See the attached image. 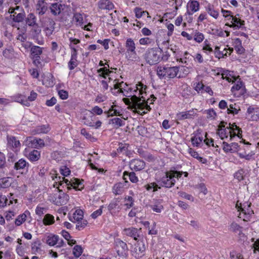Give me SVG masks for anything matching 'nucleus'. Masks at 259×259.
<instances>
[{"instance_id":"nucleus-1","label":"nucleus","mask_w":259,"mask_h":259,"mask_svg":"<svg viewBox=\"0 0 259 259\" xmlns=\"http://www.w3.org/2000/svg\"><path fill=\"white\" fill-rule=\"evenodd\" d=\"M179 67L177 66L168 67L166 66L158 67L157 74L160 78H173L177 76Z\"/></svg>"},{"instance_id":"nucleus-2","label":"nucleus","mask_w":259,"mask_h":259,"mask_svg":"<svg viewBox=\"0 0 259 259\" xmlns=\"http://www.w3.org/2000/svg\"><path fill=\"white\" fill-rule=\"evenodd\" d=\"M162 50L159 48H151L148 50L145 54V59L150 65L157 64L161 59Z\"/></svg>"},{"instance_id":"nucleus-3","label":"nucleus","mask_w":259,"mask_h":259,"mask_svg":"<svg viewBox=\"0 0 259 259\" xmlns=\"http://www.w3.org/2000/svg\"><path fill=\"white\" fill-rule=\"evenodd\" d=\"M82 120L84 124L91 127H95L96 129L99 128L102 124V122L100 120H98L96 122H94L96 120V116L93 112L89 110L83 112Z\"/></svg>"},{"instance_id":"nucleus-4","label":"nucleus","mask_w":259,"mask_h":259,"mask_svg":"<svg viewBox=\"0 0 259 259\" xmlns=\"http://www.w3.org/2000/svg\"><path fill=\"white\" fill-rule=\"evenodd\" d=\"M175 176L171 175L169 171L166 172L165 176L161 178L159 182L162 187L169 188L174 186L176 183Z\"/></svg>"},{"instance_id":"nucleus-5","label":"nucleus","mask_w":259,"mask_h":259,"mask_svg":"<svg viewBox=\"0 0 259 259\" xmlns=\"http://www.w3.org/2000/svg\"><path fill=\"white\" fill-rule=\"evenodd\" d=\"M116 252L118 256H124L128 251V247L125 242L118 239L115 241Z\"/></svg>"},{"instance_id":"nucleus-6","label":"nucleus","mask_w":259,"mask_h":259,"mask_svg":"<svg viewBox=\"0 0 259 259\" xmlns=\"http://www.w3.org/2000/svg\"><path fill=\"white\" fill-rule=\"evenodd\" d=\"M19 7H16L15 9L13 8H10L9 10V13L11 14L10 17L15 22H21L23 21L25 17L24 13H17L16 10H19Z\"/></svg>"},{"instance_id":"nucleus-7","label":"nucleus","mask_w":259,"mask_h":259,"mask_svg":"<svg viewBox=\"0 0 259 259\" xmlns=\"http://www.w3.org/2000/svg\"><path fill=\"white\" fill-rule=\"evenodd\" d=\"M130 167L132 170L140 171L145 168V162L140 159H133L130 162Z\"/></svg>"},{"instance_id":"nucleus-8","label":"nucleus","mask_w":259,"mask_h":259,"mask_svg":"<svg viewBox=\"0 0 259 259\" xmlns=\"http://www.w3.org/2000/svg\"><path fill=\"white\" fill-rule=\"evenodd\" d=\"M28 146L34 148H40L45 146V143L42 139H37L34 137H28L27 140Z\"/></svg>"},{"instance_id":"nucleus-9","label":"nucleus","mask_w":259,"mask_h":259,"mask_svg":"<svg viewBox=\"0 0 259 259\" xmlns=\"http://www.w3.org/2000/svg\"><path fill=\"white\" fill-rule=\"evenodd\" d=\"M98 8L100 10H111L114 8L113 4L109 0H100L98 3Z\"/></svg>"},{"instance_id":"nucleus-10","label":"nucleus","mask_w":259,"mask_h":259,"mask_svg":"<svg viewBox=\"0 0 259 259\" xmlns=\"http://www.w3.org/2000/svg\"><path fill=\"white\" fill-rule=\"evenodd\" d=\"M7 145L10 148H17L20 146V143L19 140L12 136H7Z\"/></svg>"},{"instance_id":"nucleus-11","label":"nucleus","mask_w":259,"mask_h":259,"mask_svg":"<svg viewBox=\"0 0 259 259\" xmlns=\"http://www.w3.org/2000/svg\"><path fill=\"white\" fill-rule=\"evenodd\" d=\"M232 18V24H229L228 23L226 24V25L229 26L230 27L239 28L243 26L245 24L244 21L241 20L239 18L236 17V16H231Z\"/></svg>"},{"instance_id":"nucleus-12","label":"nucleus","mask_w":259,"mask_h":259,"mask_svg":"<svg viewBox=\"0 0 259 259\" xmlns=\"http://www.w3.org/2000/svg\"><path fill=\"white\" fill-rule=\"evenodd\" d=\"M125 234L128 236L133 237L136 241L138 240V237H139L138 234V230L135 228H130L124 229L123 230Z\"/></svg>"},{"instance_id":"nucleus-13","label":"nucleus","mask_w":259,"mask_h":259,"mask_svg":"<svg viewBox=\"0 0 259 259\" xmlns=\"http://www.w3.org/2000/svg\"><path fill=\"white\" fill-rule=\"evenodd\" d=\"M28 163L25 159L21 158L15 163L14 168L15 170H19L28 168Z\"/></svg>"},{"instance_id":"nucleus-14","label":"nucleus","mask_w":259,"mask_h":259,"mask_svg":"<svg viewBox=\"0 0 259 259\" xmlns=\"http://www.w3.org/2000/svg\"><path fill=\"white\" fill-rule=\"evenodd\" d=\"M13 183V178L11 177H4L0 179V188H7L11 186Z\"/></svg>"},{"instance_id":"nucleus-15","label":"nucleus","mask_w":259,"mask_h":259,"mask_svg":"<svg viewBox=\"0 0 259 259\" xmlns=\"http://www.w3.org/2000/svg\"><path fill=\"white\" fill-rule=\"evenodd\" d=\"M126 176L128 177V178L132 183H137L138 181V178L136 176V174L134 172H129L127 171H125L123 172V179L125 180V183H127L128 182Z\"/></svg>"},{"instance_id":"nucleus-16","label":"nucleus","mask_w":259,"mask_h":259,"mask_svg":"<svg viewBox=\"0 0 259 259\" xmlns=\"http://www.w3.org/2000/svg\"><path fill=\"white\" fill-rule=\"evenodd\" d=\"M50 130V125L49 124H45L37 126L33 131L34 134H46Z\"/></svg>"},{"instance_id":"nucleus-17","label":"nucleus","mask_w":259,"mask_h":259,"mask_svg":"<svg viewBox=\"0 0 259 259\" xmlns=\"http://www.w3.org/2000/svg\"><path fill=\"white\" fill-rule=\"evenodd\" d=\"M62 5L58 3L52 4L50 7L51 13L55 16L60 14L62 9Z\"/></svg>"},{"instance_id":"nucleus-18","label":"nucleus","mask_w":259,"mask_h":259,"mask_svg":"<svg viewBox=\"0 0 259 259\" xmlns=\"http://www.w3.org/2000/svg\"><path fill=\"white\" fill-rule=\"evenodd\" d=\"M195 112L193 109L186 112H182L178 114L180 120H183L187 118H192L195 115Z\"/></svg>"},{"instance_id":"nucleus-19","label":"nucleus","mask_w":259,"mask_h":259,"mask_svg":"<svg viewBox=\"0 0 259 259\" xmlns=\"http://www.w3.org/2000/svg\"><path fill=\"white\" fill-rule=\"evenodd\" d=\"M125 46L127 48V52H131L133 54L136 55V46L132 38H128L126 41Z\"/></svg>"},{"instance_id":"nucleus-20","label":"nucleus","mask_w":259,"mask_h":259,"mask_svg":"<svg viewBox=\"0 0 259 259\" xmlns=\"http://www.w3.org/2000/svg\"><path fill=\"white\" fill-rule=\"evenodd\" d=\"M40 157V152L36 150H33L29 153V159L32 161H36L38 160Z\"/></svg>"},{"instance_id":"nucleus-21","label":"nucleus","mask_w":259,"mask_h":259,"mask_svg":"<svg viewBox=\"0 0 259 259\" xmlns=\"http://www.w3.org/2000/svg\"><path fill=\"white\" fill-rule=\"evenodd\" d=\"M135 251L136 254H138V257H141L144 255V252L145 251V247L144 244L138 243L136 246Z\"/></svg>"},{"instance_id":"nucleus-22","label":"nucleus","mask_w":259,"mask_h":259,"mask_svg":"<svg viewBox=\"0 0 259 259\" xmlns=\"http://www.w3.org/2000/svg\"><path fill=\"white\" fill-rule=\"evenodd\" d=\"M54 222V217L53 215L48 213L45 215L43 219V223L45 225H51Z\"/></svg>"},{"instance_id":"nucleus-23","label":"nucleus","mask_w":259,"mask_h":259,"mask_svg":"<svg viewBox=\"0 0 259 259\" xmlns=\"http://www.w3.org/2000/svg\"><path fill=\"white\" fill-rule=\"evenodd\" d=\"M59 239L57 235L49 236L47 238V243L50 246H54L59 241Z\"/></svg>"},{"instance_id":"nucleus-24","label":"nucleus","mask_w":259,"mask_h":259,"mask_svg":"<svg viewBox=\"0 0 259 259\" xmlns=\"http://www.w3.org/2000/svg\"><path fill=\"white\" fill-rule=\"evenodd\" d=\"M41 243L40 241L37 240L33 242L31 244V250L33 254H36L37 252L41 250L40 249Z\"/></svg>"},{"instance_id":"nucleus-25","label":"nucleus","mask_w":259,"mask_h":259,"mask_svg":"<svg viewBox=\"0 0 259 259\" xmlns=\"http://www.w3.org/2000/svg\"><path fill=\"white\" fill-rule=\"evenodd\" d=\"M123 184L118 183L114 185L113 187V192L116 195L121 194L123 191Z\"/></svg>"},{"instance_id":"nucleus-26","label":"nucleus","mask_w":259,"mask_h":259,"mask_svg":"<svg viewBox=\"0 0 259 259\" xmlns=\"http://www.w3.org/2000/svg\"><path fill=\"white\" fill-rule=\"evenodd\" d=\"M116 107V105H112L109 110L107 112H105V113L107 114V117L113 116H120L121 114L116 109H114V107Z\"/></svg>"},{"instance_id":"nucleus-27","label":"nucleus","mask_w":259,"mask_h":259,"mask_svg":"<svg viewBox=\"0 0 259 259\" xmlns=\"http://www.w3.org/2000/svg\"><path fill=\"white\" fill-rule=\"evenodd\" d=\"M45 0H39L38 1V3L37 4V6H39V8H37V9H40L38 13L39 15L44 14L48 9L47 6H46L47 4L45 3Z\"/></svg>"},{"instance_id":"nucleus-28","label":"nucleus","mask_w":259,"mask_h":259,"mask_svg":"<svg viewBox=\"0 0 259 259\" xmlns=\"http://www.w3.org/2000/svg\"><path fill=\"white\" fill-rule=\"evenodd\" d=\"M26 23L28 25L30 26H32L35 24L36 17L33 14L30 13L28 15L26 19Z\"/></svg>"},{"instance_id":"nucleus-29","label":"nucleus","mask_w":259,"mask_h":259,"mask_svg":"<svg viewBox=\"0 0 259 259\" xmlns=\"http://www.w3.org/2000/svg\"><path fill=\"white\" fill-rule=\"evenodd\" d=\"M31 53L33 57H39L42 54V49L38 46H33L31 49Z\"/></svg>"},{"instance_id":"nucleus-30","label":"nucleus","mask_w":259,"mask_h":259,"mask_svg":"<svg viewBox=\"0 0 259 259\" xmlns=\"http://www.w3.org/2000/svg\"><path fill=\"white\" fill-rule=\"evenodd\" d=\"M188 5L193 12L198 11L199 8V3L196 1H190L188 3Z\"/></svg>"},{"instance_id":"nucleus-31","label":"nucleus","mask_w":259,"mask_h":259,"mask_svg":"<svg viewBox=\"0 0 259 259\" xmlns=\"http://www.w3.org/2000/svg\"><path fill=\"white\" fill-rule=\"evenodd\" d=\"M134 12L136 14V17L138 18H141L142 16L147 14L148 17H150L148 12L142 11V9L139 7H136L134 9Z\"/></svg>"},{"instance_id":"nucleus-32","label":"nucleus","mask_w":259,"mask_h":259,"mask_svg":"<svg viewBox=\"0 0 259 259\" xmlns=\"http://www.w3.org/2000/svg\"><path fill=\"white\" fill-rule=\"evenodd\" d=\"M207 13L214 18H217L219 15V12L215 10L212 6L209 4L206 8Z\"/></svg>"},{"instance_id":"nucleus-33","label":"nucleus","mask_w":259,"mask_h":259,"mask_svg":"<svg viewBox=\"0 0 259 259\" xmlns=\"http://www.w3.org/2000/svg\"><path fill=\"white\" fill-rule=\"evenodd\" d=\"M191 140L194 146L198 147L202 143L203 137L195 136L191 138Z\"/></svg>"},{"instance_id":"nucleus-34","label":"nucleus","mask_w":259,"mask_h":259,"mask_svg":"<svg viewBox=\"0 0 259 259\" xmlns=\"http://www.w3.org/2000/svg\"><path fill=\"white\" fill-rule=\"evenodd\" d=\"M82 248L80 245H75L73 249V254L76 257H79L82 253Z\"/></svg>"},{"instance_id":"nucleus-35","label":"nucleus","mask_w":259,"mask_h":259,"mask_svg":"<svg viewBox=\"0 0 259 259\" xmlns=\"http://www.w3.org/2000/svg\"><path fill=\"white\" fill-rule=\"evenodd\" d=\"M112 124L116 126V128H118L119 126H121L124 125V121L119 118L115 117L110 120Z\"/></svg>"},{"instance_id":"nucleus-36","label":"nucleus","mask_w":259,"mask_h":259,"mask_svg":"<svg viewBox=\"0 0 259 259\" xmlns=\"http://www.w3.org/2000/svg\"><path fill=\"white\" fill-rule=\"evenodd\" d=\"M83 218V211L81 210H77L73 213V219L76 221L82 220Z\"/></svg>"},{"instance_id":"nucleus-37","label":"nucleus","mask_w":259,"mask_h":259,"mask_svg":"<svg viewBox=\"0 0 259 259\" xmlns=\"http://www.w3.org/2000/svg\"><path fill=\"white\" fill-rule=\"evenodd\" d=\"M131 100L132 101V102L133 103V105L132 107L133 106H136L137 104L138 103V102H140L141 101H145V98L142 96L141 97H138L136 95H133L131 97Z\"/></svg>"},{"instance_id":"nucleus-38","label":"nucleus","mask_w":259,"mask_h":259,"mask_svg":"<svg viewBox=\"0 0 259 259\" xmlns=\"http://www.w3.org/2000/svg\"><path fill=\"white\" fill-rule=\"evenodd\" d=\"M204 38V35L199 32H196L194 35V40L198 43L201 42L203 40Z\"/></svg>"},{"instance_id":"nucleus-39","label":"nucleus","mask_w":259,"mask_h":259,"mask_svg":"<svg viewBox=\"0 0 259 259\" xmlns=\"http://www.w3.org/2000/svg\"><path fill=\"white\" fill-rule=\"evenodd\" d=\"M146 189L147 190H150L153 189V191L155 192L157 191L158 189H160L161 187L158 186L155 183H151L145 186Z\"/></svg>"},{"instance_id":"nucleus-40","label":"nucleus","mask_w":259,"mask_h":259,"mask_svg":"<svg viewBox=\"0 0 259 259\" xmlns=\"http://www.w3.org/2000/svg\"><path fill=\"white\" fill-rule=\"evenodd\" d=\"M126 58L130 61H137L139 59V57L137 56V54L136 53V55L133 54L132 53L130 52L129 53H127L126 52Z\"/></svg>"},{"instance_id":"nucleus-41","label":"nucleus","mask_w":259,"mask_h":259,"mask_svg":"<svg viewBox=\"0 0 259 259\" xmlns=\"http://www.w3.org/2000/svg\"><path fill=\"white\" fill-rule=\"evenodd\" d=\"M6 166V161L5 155L0 152V169H4Z\"/></svg>"},{"instance_id":"nucleus-42","label":"nucleus","mask_w":259,"mask_h":259,"mask_svg":"<svg viewBox=\"0 0 259 259\" xmlns=\"http://www.w3.org/2000/svg\"><path fill=\"white\" fill-rule=\"evenodd\" d=\"M236 41L239 43V45L235 47L237 53L239 54H243L244 52V49L241 46V41L239 38H237Z\"/></svg>"},{"instance_id":"nucleus-43","label":"nucleus","mask_w":259,"mask_h":259,"mask_svg":"<svg viewBox=\"0 0 259 259\" xmlns=\"http://www.w3.org/2000/svg\"><path fill=\"white\" fill-rule=\"evenodd\" d=\"M77 224L76 225V228L80 230L81 229L84 228L87 225L88 222L85 220L77 221Z\"/></svg>"},{"instance_id":"nucleus-44","label":"nucleus","mask_w":259,"mask_h":259,"mask_svg":"<svg viewBox=\"0 0 259 259\" xmlns=\"http://www.w3.org/2000/svg\"><path fill=\"white\" fill-rule=\"evenodd\" d=\"M234 106L233 104H230L229 105V108L227 109V113L228 114H237L238 113V111L240 109H236L234 107Z\"/></svg>"},{"instance_id":"nucleus-45","label":"nucleus","mask_w":259,"mask_h":259,"mask_svg":"<svg viewBox=\"0 0 259 259\" xmlns=\"http://www.w3.org/2000/svg\"><path fill=\"white\" fill-rule=\"evenodd\" d=\"M244 84L242 81H238L237 82V83H236L235 85H234L232 88L231 91L232 92H233L234 91H238L240 90L242 87L243 86Z\"/></svg>"},{"instance_id":"nucleus-46","label":"nucleus","mask_w":259,"mask_h":259,"mask_svg":"<svg viewBox=\"0 0 259 259\" xmlns=\"http://www.w3.org/2000/svg\"><path fill=\"white\" fill-rule=\"evenodd\" d=\"M58 95L60 98L62 100H66L68 97V93L64 90H61L58 91Z\"/></svg>"},{"instance_id":"nucleus-47","label":"nucleus","mask_w":259,"mask_h":259,"mask_svg":"<svg viewBox=\"0 0 259 259\" xmlns=\"http://www.w3.org/2000/svg\"><path fill=\"white\" fill-rule=\"evenodd\" d=\"M218 134L222 139L228 137L226 128L218 129Z\"/></svg>"},{"instance_id":"nucleus-48","label":"nucleus","mask_w":259,"mask_h":259,"mask_svg":"<svg viewBox=\"0 0 259 259\" xmlns=\"http://www.w3.org/2000/svg\"><path fill=\"white\" fill-rule=\"evenodd\" d=\"M77 62V59H75V60H72V58H71L70 60L68 62V67L70 70H73L77 66L78 64Z\"/></svg>"},{"instance_id":"nucleus-49","label":"nucleus","mask_w":259,"mask_h":259,"mask_svg":"<svg viewBox=\"0 0 259 259\" xmlns=\"http://www.w3.org/2000/svg\"><path fill=\"white\" fill-rule=\"evenodd\" d=\"M118 203L119 201H118L117 200H115L113 202H111L108 206V210L111 211L114 209H115L117 207V206L119 207Z\"/></svg>"},{"instance_id":"nucleus-50","label":"nucleus","mask_w":259,"mask_h":259,"mask_svg":"<svg viewBox=\"0 0 259 259\" xmlns=\"http://www.w3.org/2000/svg\"><path fill=\"white\" fill-rule=\"evenodd\" d=\"M151 207L152 208L153 211L156 212H160L161 210L163 209V206L160 204L151 205Z\"/></svg>"},{"instance_id":"nucleus-51","label":"nucleus","mask_w":259,"mask_h":259,"mask_svg":"<svg viewBox=\"0 0 259 259\" xmlns=\"http://www.w3.org/2000/svg\"><path fill=\"white\" fill-rule=\"evenodd\" d=\"M223 150L226 152H233V148H231L230 144H228L226 142L223 143Z\"/></svg>"},{"instance_id":"nucleus-52","label":"nucleus","mask_w":259,"mask_h":259,"mask_svg":"<svg viewBox=\"0 0 259 259\" xmlns=\"http://www.w3.org/2000/svg\"><path fill=\"white\" fill-rule=\"evenodd\" d=\"M206 113L207 114V118H214L215 116H216V113L214 111L213 109H209L207 110H206Z\"/></svg>"},{"instance_id":"nucleus-53","label":"nucleus","mask_w":259,"mask_h":259,"mask_svg":"<svg viewBox=\"0 0 259 259\" xmlns=\"http://www.w3.org/2000/svg\"><path fill=\"white\" fill-rule=\"evenodd\" d=\"M70 49H71V58H72V60H75V59H77V50L72 46L71 44L70 45Z\"/></svg>"},{"instance_id":"nucleus-54","label":"nucleus","mask_w":259,"mask_h":259,"mask_svg":"<svg viewBox=\"0 0 259 259\" xmlns=\"http://www.w3.org/2000/svg\"><path fill=\"white\" fill-rule=\"evenodd\" d=\"M243 170L242 169L239 170L235 174L234 177H235V178L237 179L239 181L242 180L243 179Z\"/></svg>"},{"instance_id":"nucleus-55","label":"nucleus","mask_w":259,"mask_h":259,"mask_svg":"<svg viewBox=\"0 0 259 259\" xmlns=\"http://www.w3.org/2000/svg\"><path fill=\"white\" fill-rule=\"evenodd\" d=\"M241 227L236 223H232L230 226V229L233 232L239 231Z\"/></svg>"},{"instance_id":"nucleus-56","label":"nucleus","mask_w":259,"mask_h":259,"mask_svg":"<svg viewBox=\"0 0 259 259\" xmlns=\"http://www.w3.org/2000/svg\"><path fill=\"white\" fill-rule=\"evenodd\" d=\"M197 188L199 190L203 193V194H206L207 192V190L203 183H201L197 186Z\"/></svg>"},{"instance_id":"nucleus-57","label":"nucleus","mask_w":259,"mask_h":259,"mask_svg":"<svg viewBox=\"0 0 259 259\" xmlns=\"http://www.w3.org/2000/svg\"><path fill=\"white\" fill-rule=\"evenodd\" d=\"M137 130L139 134L141 136H143L147 131V129L143 126L139 125L137 127Z\"/></svg>"},{"instance_id":"nucleus-58","label":"nucleus","mask_w":259,"mask_h":259,"mask_svg":"<svg viewBox=\"0 0 259 259\" xmlns=\"http://www.w3.org/2000/svg\"><path fill=\"white\" fill-rule=\"evenodd\" d=\"M103 207V206H101V207L97 210L96 211H94L92 214L91 217L93 219L97 218L98 216L100 215L102 213V208Z\"/></svg>"},{"instance_id":"nucleus-59","label":"nucleus","mask_w":259,"mask_h":259,"mask_svg":"<svg viewBox=\"0 0 259 259\" xmlns=\"http://www.w3.org/2000/svg\"><path fill=\"white\" fill-rule=\"evenodd\" d=\"M60 172L63 176L67 177L70 175V170L68 167L64 166L63 168L60 169Z\"/></svg>"},{"instance_id":"nucleus-60","label":"nucleus","mask_w":259,"mask_h":259,"mask_svg":"<svg viewBox=\"0 0 259 259\" xmlns=\"http://www.w3.org/2000/svg\"><path fill=\"white\" fill-rule=\"evenodd\" d=\"M109 41V39H105L103 41H102L100 39H98L97 40L98 43L103 45V46H104V49L105 50H107L109 48V45H108Z\"/></svg>"},{"instance_id":"nucleus-61","label":"nucleus","mask_w":259,"mask_h":259,"mask_svg":"<svg viewBox=\"0 0 259 259\" xmlns=\"http://www.w3.org/2000/svg\"><path fill=\"white\" fill-rule=\"evenodd\" d=\"M127 149V147L125 144L120 143L119 144V147L117 148V152L119 153L126 151Z\"/></svg>"},{"instance_id":"nucleus-62","label":"nucleus","mask_w":259,"mask_h":259,"mask_svg":"<svg viewBox=\"0 0 259 259\" xmlns=\"http://www.w3.org/2000/svg\"><path fill=\"white\" fill-rule=\"evenodd\" d=\"M108 66L101 68L98 70V73H105V74H106L107 75H109V74L112 72L111 71L109 70L108 69Z\"/></svg>"},{"instance_id":"nucleus-63","label":"nucleus","mask_w":259,"mask_h":259,"mask_svg":"<svg viewBox=\"0 0 259 259\" xmlns=\"http://www.w3.org/2000/svg\"><path fill=\"white\" fill-rule=\"evenodd\" d=\"M57 102V99L53 97L51 99L47 100L46 104L48 106H52L54 105Z\"/></svg>"},{"instance_id":"nucleus-64","label":"nucleus","mask_w":259,"mask_h":259,"mask_svg":"<svg viewBox=\"0 0 259 259\" xmlns=\"http://www.w3.org/2000/svg\"><path fill=\"white\" fill-rule=\"evenodd\" d=\"M80 133L82 135L84 136L87 139H91L93 138L92 136L89 134L85 128L81 130Z\"/></svg>"}]
</instances>
